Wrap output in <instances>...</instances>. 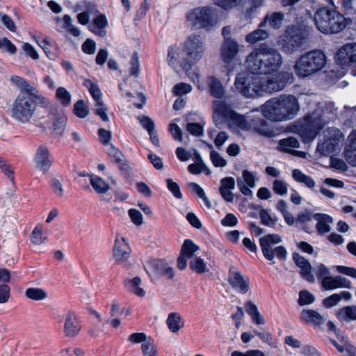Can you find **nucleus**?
<instances>
[{"label":"nucleus","instance_id":"obj_63","mask_svg":"<svg viewBox=\"0 0 356 356\" xmlns=\"http://www.w3.org/2000/svg\"><path fill=\"white\" fill-rule=\"evenodd\" d=\"M169 131L172 134V138L179 142L182 141V131L181 128L175 123L169 124Z\"/></svg>","mask_w":356,"mask_h":356},{"label":"nucleus","instance_id":"obj_4","mask_svg":"<svg viewBox=\"0 0 356 356\" xmlns=\"http://www.w3.org/2000/svg\"><path fill=\"white\" fill-rule=\"evenodd\" d=\"M299 109L298 99L291 95H282L279 97L270 99L261 106L264 116L275 122L293 119Z\"/></svg>","mask_w":356,"mask_h":356},{"label":"nucleus","instance_id":"obj_2","mask_svg":"<svg viewBox=\"0 0 356 356\" xmlns=\"http://www.w3.org/2000/svg\"><path fill=\"white\" fill-rule=\"evenodd\" d=\"M204 43L200 35L192 34L188 37L182 49L170 47L167 60L169 65L176 69L179 65L188 72L198 62L204 51Z\"/></svg>","mask_w":356,"mask_h":356},{"label":"nucleus","instance_id":"obj_8","mask_svg":"<svg viewBox=\"0 0 356 356\" xmlns=\"http://www.w3.org/2000/svg\"><path fill=\"white\" fill-rule=\"evenodd\" d=\"M38 104L31 98L17 95L11 107L12 118L20 123H28L33 118Z\"/></svg>","mask_w":356,"mask_h":356},{"label":"nucleus","instance_id":"obj_60","mask_svg":"<svg viewBox=\"0 0 356 356\" xmlns=\"http://www.w3.org/2000/svg\"><path fill=\"white\" fill-rule=\"evenodd\" d=\"M314 273L318 280H321L325 276H329L330 269L323 264H317L314 268Z\"/></svg>","mask_w":356,"mask_h":356},{"label":"nucleus","instance_id":"obj_18","mask_svg":"<svg viewBox=\"0 0 356 356\" xmlns=\"http://www.w3.org/2000/svg\"><path fill=\"white\" fill-rule=\"evenodd\" d=\"M228 281L233 288L237 289L242 293H246L249 289V280L243 277L235 266H231Z\"/></svg>","mask_w":356,"mask_h":356},{"label":"nucleus","instance_id":"obj_30","mask_svg":"<svg viewBox=\"0 0 356 356\" xmlns=\"http://www.w3.org/2000/svg\"><path fill=\"white\" fill-rule=\"evenodd\" d=\"M314 220L317 221L316 228L319 234L327 233L330 231L329 223L333 222V219L329 215L317 213L313 215Z\"/></svg>","mask_w":356,"mask_h":356},{"label":"nucleus","instance_id":"obj_14","mask_svg":"<svg viewBox=\"0 0 356 356\" xmlns=\"http://www.w3.org/2000/svg\"><path fill=\"white\" fill-rule=\"evenodd\" d=\"M146 270L149 275L156 277H165L168 280H172L175 275L174 268L163 259L149 261L147 264Z\"/></svg>","mask_w":356,"mask_h":356},{"label":"nucleus","instance_id":"obj_40","mask_svg":"<svg viewBox=\"0 0 356 356\" xmlns=\"http://www.w3.org/2000/svg\"><path fill=\"white\" fill-rule=\"evenodd\" d=\"M339 149V145L331 140L325 139V141L318 145L317 150L323 156L337 152Z\"/></svg>","mask_w":356,"mask_h":356},{"label":"nucleus","instance_id":"obj_38","mask_svg":"<svg viewBox=\"0 0 356 356\" xmlns=\"http://www.w3.org/2000/svg\"><path fill=\"white\" fill-rule=\"evenodd\" d=\"M90 182L94 190L98 193H106L110 188L109 184L97 175H91Z\"/></svg>","mask_w":356,"mask_h":356},{"label":"nucleus","instance_id":"obj_25","mask_svg":"<svg viewBox=\"0 0 356 356\" xmlns=\"http://www.w3.org/2000/svg\"><path fill=\"white\" fill-rule=\"evenodd\" d=\"M239 51L238 42L231 38L224 40V63L232 62L237 56Z\"/></svg>","mask_w":356,"mask_h":356},{"label":"nucleus","instance_id":"obj_39","mask_svg":"<svg viewBox=\"0 0 356 356\" xmlns=\"http://www.w3.org/2000/svg\"><path fill=\"white\" fill-rule=\"evenodd\" d=\"M25 296L35 301L44 300L47 298V293L42 288L30 287L26 289Z\"/></svg>","mask_w":356,"mask_h":356},{"label":"nucleus","instance_id":"obj_36","mask_svg":"<svg viewBox=\"0 0 356 356\" xmlns=\"http://www.w3.org/2000/svg\"><path fill=\"white\" fill-rule=\"evenodd\" d=\"M140 284L141 279L138 276L132 280L125 281V286L127 290L139 297H143L145 295V291L140 286Z\"/></svg>","mask_w":356,"mask_h":356},{"label":"nucleus","instance_id":"obj_37","mask_svg":"<svg viewBox=\"0 0 356 356\" xmlns=\"http://www.w3.org/2000/svg\"><path fill=\"white\" fill-rule=\"evenodd\" d=\"M292 177L296 181L302 184L309 188H313L315 186L314 180L299 169H294L292 171Z\"/></svg>","mask_w":356,"mask_h":356},{"label":"nucleus","instance_id":"obj_35","mask_svg":"<svg viewBox=\"0 0 356 356\" xmlns=\"http://www.w3.org/2000/svg\"><path fill=\"white\" fill-rule=\"evenodd\" d=\"M53 120V131L52 134L54 137H60L63 136L65 129L67 118L64 115H54Z\"/></svg>","mask_w":356,"mask_h":356},{"label":"nucleus","instance_id":"obj_29","mask_svg":"<svg viewBox=\"0 0 356 356\" xmlns=\"http://www.w3.org/2000/svg\"><path fill=\"white\" fill-rule=\"evenodd\" d=\"M284 19V15L282 13L273 12L265 16L263 22L260 23V26H265L268 24L272 29L277 30L281 28Z\"/></svg>","mask_w":356,"mask_h":356},{"label":"nucleus","instance_id":"obj_26","mask_svg":"<svg viewBox=\"0 0 356 356\" xmlns=\"http://www.w3.org/2000/svg\"><path fill=\"white\" fill-rule=\"evenodd\" d=\"M332 13H335V10L325 7L321 8L316 11L314 21L317 29L320 31L324 29L325 26L327 27V23L330 22V19L332 17Z\"/></svg>","mask_w":356,"mask_h":356},{"label":"nucleus","instance_id":"obj_45","mask_svg":"<svg viewBox=\"0 0 356 356\" xmlns=\"http://www.w3.org/2000/svg\"><path fill=\"white\" fill-rule=\"evenodd\" d=\"M261 222L268 227H274L277 221L275 216L270 215L266 209H261L259 213Z\"/></svg>","mask_w":356,"mask_h":356},{"label":"nucleus","instance_id":"obj_21","mask_svg":"<svg viewBox=\"0 0 356 356\" xmlns=\"http://www.w3.org/2000/svg\"><path fill=\"white\" fill-rule=\"evenodd\" d=\"M22 94L26 97L36 101L38 106L41 107H47L49 105V99L44 97L35 87L31 86L27 81H25V84L22 87V90L18 95Z\"/></svg>","mask_w":356,"mask_h":356},{"label":"nucleus","instance_id":"obj_20","mask_svg":"<svg viewBox=\"0 0 356 356\" xmlns=\"http://www.w3.org/2000/svg\"><path fill=\"white\" fill-rule=\"evenodd\" d=\"M81 329V325L77 318V315L69 311L65 315L64 322V333L67 337H74L79 334Z\"/></svg>","mask_w":356,"mask_h":356},{"label":"nucleus","instance_id":"obj_28","mask_svg":"<svg viewBox=\"0 0 356 356\" xmlns=\"http://www.w3.org/2000/svg\"><path fill=\"white\" fill-rule=\"evenodd\" d=\"M251 126L253 129L260 135L271 137L273 136V130L269 124L261 118H256L252 120Z\"/></svg>","mask_w":356,"mask_h":356},{"label":"nucleus","instance_id":"obj_58","mask_svg":"<svg viewBox=\"0 0 356 356\" xmlns=\"http://www.w3.org/2000/svg\"><path fill=\"white\" fill-rule=\"evenodd\" d=\"M166 183L168 190L173 194V195L177 199H181L182 197V194L180 191L179 185L176 182H174L171 179H167Z\"/></svg>","mask_w":356,"mask_h":356},{"label":"nucleus","instance_id":"obj_46","mask_svg":"<svg viewBox=\"0 0 356 356\" xmlns=\"http://www.w3.org/2000/svg\"><path fill=\"white\" fill-rule=\"evenodd\" d=\"M190 268L197 273L202 274L207 271V265L204 259L200 257H194L190 261Z\"/></svg>","mask_w":356,"mask_h":356},{"label":"nucleus","instance_id":"obj_51","mask_svg":"<svg viewBox=\"0 0 356 356\" xmlns=\"http://www.w3.org/2000/svg\"><path fill=\"white\" fill-rule=\"evenodd\" d=\"M314 296L308 291L302 290L300 291L298 304L300 306L312 304L314 302Z\"/></svg>","mask_w":356,"mask_h":356},{"label":"nucleus","instance_id":"obj_52","mask_svg":"<svg viewBox=\"0 0 356 356\" xmlns=\"http://www.w3.org/2000/svg\"><path fill=\"white\" fill-rule=\"evenodd\" d=\"M341 300V296L339 293H334L323 300V305L327 308H332L336 306Z\"/></svg>","mask_w":356,"mask_h":356},{"label":"nucleus","instance_id":"obj_54","mask_svg":"<svg viewBox=\"0 0 356 356\" xmlns=\"http://www.w3.org/2000/svg\"><path fill=\"white\" fill-rule=\"evenodd\" d=\"M130 74L137 76L140 72L139 57L137 52H134L130 61Z\"/></svg>","mask_w":356,"mask_h":356},{"label":"nucleus","instance_id":"obj_33","mask_svg":"<svg viewBox=\"0 0 356 356\" xmlns=\"http://www.w3.org/2000/svg\"><path fill=\"white\" fill-rule=\"evenodd\" d=\"M337 318L341 321L349 322L356 320V305L346 306L339 309Z\"/></svg>","mask_w":356,"mask_h":356},{"label":"nucleus","instance_id":"obj_61","mask_svg":"<svg viewBox=\"0 0 356 356\" xmlns=\"http://www.w3.org/2000/svg\"><path fill=\"white\" fill-rule=\"evenodd\" d=\"M143 127L149 132L154 130V121L148 116L142 115L138 118Z\"/></svg>","mask_w":356,"mask_h":356},{"label":"nucleus","instance_id":"obj_10","mask_svg":"<svg viewBox=\"0 0 356 356\" xmlns=\"http://www.w3.org/2000/svg\"><path fill=\"white\" fill-rule=\"evenodd\" d=\"M260 95L272 94L283 90L288 83L293 81V76L287 72H280L270 76H260Z\"/></svg>","mask_w":356,"mask_h":356},{"label":"nucleus","instance_id":"obj_6","mask_svg":"<svg viewBox=\"0 0 356 356\" xmlns=\"http://www.w3.org/2000/svg\"><path fill=\"white\" fill-rule=\"evenodd\" d=\"M308 35V29L302 24L288 26L280 42L282 51L288 54L297 51L306 43Z\"/></svg>","mask_w":356,"mask_h":356},{"label":"nucleus","instance_id":"obj_22","mask_svg":"<svg viewBox=\"0 0 356 356\" xmlns=\"http://www.w3.org/2000/svg\"><path fill=\"white\" fill-rule=\"evenodd\" d=\"M293 260L296 265L300 268L301 277L310 283L315 281L314 277L311 273L312 266L309 261L297 252L293 253Z\"/></svg>","mask_w":356,"mask_h":356},{"label":"nucleus","instance_id":"obj_47","mask_svg":"<svg viewBox=\"0 0 356 356\" xmlns=\"http://www.w3.org/2000/svg\"><path fill=\"white\" fill-rule=\"evenodd\" d=\"M198 250L199 247L197 245H195L191 240L186 239L182 245L181 252L188 258H191Z\"/></svg>","mask_w":356,"mask_h":356},{"label":"nucleus","instance_id":"obj_42","mask_svg":"<svg viewBox=\"0 0 356 356\" xmlns=\"http://www.w3.org/2000/svg\"><path fill=\"white\" fill-rule=\"evenodd\" d=\"M299 147L298 140L294 137H288L279 141V149L281 151L289 152L293 148Z\"/></svg>","mask_w":356,"mask_h":356},{"label":"nucleus","instance_id":"obj_3","mask_svg":"<svg viewBox=\"0 0 356 356\" xmlns=\"http://www.w3.org/2000/svg\"><path fill=\"white\" fill-rule=\"evenodd\" d=\"M337 109L333 102H328L321 108L305 116L297 125L298 132L305 142L314 140L318 131L330 121L336 119Z\"/></svg>","mask_w":356,"mask_h":356},{"label":"nucleus","instance_id":"obj_27","mask_svg":"<svg viewBox=\"0 0 356 356\" xmlns=\"http://www.w3.org/2000/svg\"><path fill=\"white\" fill-rule=\"evenodd\" d=\"M300 318L302 321L313 325H321L326 319L324 316L313 309H302Z\"/></svg>","mask_w":356,"mask_h":356},{"label":"nucleus","instance_id":"obj_50","mask_svg":"<svg viewBox=\"0 0 356 356\" xmlns=\"http://www.w3.org/2000/svg\"><path fill=\"white\" fill-rule=\"evenodd\" d=\"M204 124H202L200 122H189L187 123L186 129L191 135L195 136H199L202 135L203 134Z\"/></svg>","mask_w":356,"mask_h":356},{"label":"nucleus","instance_id":"obj_7","mask_svg":"<svg viewBox=\"0 0 356 356\" xmlns=\"http://www.w3.org/2000/svg\"><path fill=\"white\" fill-rule=\"evenodd\" d=\"M186 19L189 26L196 29L210 30L218 22L216 9L209 6L197 7L191 10Z\"/></svg>","mask_w":356,"mask_h":356},{"label":"nucleus","instance_id":"obj_15","mask_svg":"<svg viewBox=\"0 0 356 356\" xmlns=\"http://www.w3.org/2000/svg\"><path fill=\"white\" fill-rule=\"evenodd\" d=\"M33 161L36 169L46 173L50 169L53 158L47 146L40 145L37 149L34 155Z\"/></svg>","mask_w":356,"mask_h":356},{"label":"nucleus","instance_id":"obj_53","mask_svg":"<svg viewBox=\"0 0 356 356\" xmlns=\"http://www.w3.org/2000/svg\"><path fill=\"white\" fill-rule=\"evenodd\" d=\"M192 90L191 85L185 83L176 84L172 88V92L176 96H181L190 92Z\"/></svg>","mask_w":356,"mask_h":356},{"label":"nucleus","instance_id":"obj_5","mask_svg":"<svg viewBox=\"0 0 356 356\" xmlns=\"http://www.w3.org/2000/svg\"><path fill=\"white\" fill-rule=\"evenodd\" d=\"M326 64V57L321 50L305 53L296 61L294 72L300 78L308 77L321 71Z\"/></svg>","mask_w":356,"mask_h":356},{"label":"nucleus","instance_id":"obj_12","mask_svg":"<svg viewBox=\"0 0 356 356\" xmlns=\"http://www.w3.org/2000/svg\"><path fill=\"white\" fill-rule=\"evenodd\" d=\"M260 75L252 72H241L237 74L234 86L236 88L246 97L260 95Z\"/></svg>","mask_w":356,"mask_h":356},{"label":"nucleus","instance_id":"obj_57","mask_svg":"<svg viewBox=\"0 0 356 356\" xmlns=\"http://www.w3.org/2000/svg\"><path fill=\"white\" fill-rule=\"evenodd\" d=\"M0 169L12 182H14L13 169L3 159H0Z\"/></svg>","mask_w":356,"mask_h":356},{"label":"nucleus","instance_id":"obj_41","mask_svg":"<svg viewBox=\"0 0 356 356\" xmlns=\"http://www.w3.org/2000/svg\"><path fill=\"white\" fill-rule=\"evenodd\" d=\"M83 86L88 89V91L95 103L102 102V93L99 86L90 79H86L83 82Z\"/></svg>","mask_w":356,"mask_h":356},{"label":"nucleus","instance_id":"obj_59","mask_svg":"<svg viewBox=\"0 0 356 356\" xmlns=\"http://www.w3.org/2000/svg\"><path fill=\"white\" fill-rule=\"evenodd\" d=\"M106 111L107 109L105 108L103 101L95 103V113L104 122L108 121V117L107 115Z\"/></svg>","mask_w":356,"mask_h":356},{"label":"nucleus","instance_id":"obj_19","mask_svg":"<svg viewBox=\"0 0 356 356\" xmlns=\"http://www.w3.org/2000/svg\"><path fill=\"white\" fill-rule=\"evenodd\" d=\"M321 286L323 290H334L338 288L352 289V283L346 277L341 276H325L321 281Z\"/></svg>","mask_w":356,"mask_h":356},{"label":"nucleus","instance_id":"obj_43","mask_svg":"<svg viewBox=\"0 0 356 356\" xmlns=\"http://www.w3.org/2000/svg\"><path fill=\"white\" fill-rule=\"evenodd\" d=\"M325 137L326 139L331 140L338 145L343 139V135L342 132L339 129L334 127L327 128L325 132Z\"/></svg>","mask_w":356,"mask_h":356},{"label":"nucleus","instance_id":"obj_31","mask_svg":"<svg viewBox=\"0 0 356 356\" xmlns=\"http://www.w3.org/2000/svg\"><path fill=\"white\" fill-rule=\"evenodd\" d=\"M166 325L170 332L177 333L184 326V321L179 313L171 312L166 319Z\"/></svg>","mask_w":356,"mask_h":356},{"label":"nucleus","instance_id":"obj_24","mask_svg":"<svg viewBox=\"0 0 356 356\" xmlns=\"http://www.w3.org/2000/svg\"><path fill=\"white\" fill-rule=\"evenodd\" d=\"M348 145L344 150V158L352 166H356V130H353L348 137Z\"/></svg>","mask_w":356,"mask_h":356},{"label":"nucleus","instance_id":"obj_32","mask_svg":"<svg viewBox=\"0 0 356 356\" xmlns=\"http://www.w3.org/2000/svg\"><path fill=\"white\" fill-rule=\"evenodd\" d=\"M264 27V26H260L259 24L257 29L246 35L245 38V42L253 44L267 39L269 36V33L264 30L263 29Z\"/></svg>","mask_w":356,"mask_h":356},{"label":"nucleus","instance_id":"obj_44","mask_svg":"<svg viewBox=\"0 0 356 356\" xmlns=\"http://www.w3.org/2000/svg\"><path fill=\"white\" fill-rule=\"evenodd\" d=\"M56 97L63 106H68L71 103V94L63 87L57 88Z\"/></svg>","mask_w":356,"mask_h":356},{"label":"nucleus","instance_id":"obj_55","mask_svg":"<svg viewBox=\"0 0 356 356\" xmlns=\"http://www.w3.org/2000/svg\"><path fill=\"white\" fill-rule=\"evenodd\" d=\"M45 238L42 236V229L40 226H36L33 230L31 236V240L35 245L41 244Z\"/></svg>","mask_w":356,"mask_h":356},{"label":"nucleus","instance_id":"obj_34","mask_svg":"<svg viewBox=\"0 0 356 356\" xmlns=\"http://www.w3.org/2000/svg\"><path fill=\"white\" fill-rule=\"evenodd\" d=\"M245 311L251 317L252 321L257 325H264L265 321L263 316L258 311L257 307L251 301H248L245 304Z\"/></svg>","mask_w":356,"mask_h":356},{"label":"nucleus","instance_id":"obj_1","mask_svg":"<svg viewBox=\"0 0 356 356\" xmlns=\"http://www.w3.org/2000/svg\"><path fill=\"white\" fill-rule=\"evenodd\" d=\"M282 62V56L277 49L263 43L247 56L245 64L250 72L266 75L277 72Z\"/></svg>","mask_w":356,"mask_h":356},{"label":"nucleus","instance_id":"obj_49","mask_svg":"<svg viewBox=\"0 0 356 356\" xmlns=\"http://www.w3.org/2000/svg\"><path fill=\"white\" fill-rule=\"evenodd\" d=\"M63 23L65 29L72 35L77 37L81 34L80 29L72 24V18L70 15H65L63 16Z\"/></svg>","mask_w":356,"mask_h":356},{"label":"nucleus","instance_id":"obj_17","mask_svg":"<svg viewBox=\"0 0 356 356\" xmlns=\"http://www.w3.org/2000/svg\"><path fill=\"white\" fill-rule=\"evenodd\" d=\"M131 248L124 237L116 236L113 249V257L118 264L127 261L131 254Z\"/></svg>","mask_w":356,"mask_h":356},{"label":"nucleus","instance_id":"obj_62","mask_svg":"<svg viewBox=\"0 0 356 356\" xmlns=\"http://www.w3.org/2000/svg\"><path fill=\"white\" fill-rule=\"evenodd\" d=\"M10 288L7 284H0V304L8 302L10 298Z\"/></svg>","mask_w":356,"mask_h":356},{"label":"nucleus","instance_id":"obj_9","mask_svg":"<svg viewBox=\"0 0 356 356\" xmlns=\"http://www.w3.org/2000/svg\"><path fill=\"white\" fill-rule=\"evenodd\" d=\"M207 83L209 93L217 99L212 103V119L214 124L221 128L222 126V85L221 81L214 76H209Z\"/></svg>","mask_w":356,"mask_h":356},{"label":"nucleus","instance_id":"obj_16","mask_svg":"<svg viewBox=\"0 0 356 356\" xmlns=\"http://www.w3.org/2000/svg\"><path fill=\"white\" fill-rule=\"evenodd\" d=\"M335 60L341 67L356 62V43H348L341 47L335 56Z\"/></svg>","mask_w":356,"mask_h":356},{"label":"nucleus","instance_id":"obj_13","mask_svg":"<svg viewBox=\"0 0 356 356\" xmlns=\"http://www.w3.org/2000/svg\"><path fill=\"white\" fill-rule=\"evenodd\" d=\"M224 124L232 131L238 129L247 130L250 125L244 117L234 111L230 106L224 102Z\"/></svg>","mask_w":356,"mask_h":356},{"label":"nucleus","instance_id":"obj_48","mask_svg":"<svg viewBox=\"0 0 356 356\" xmlns=\"http://www.w3.org/2000/svg\"><path fill=\"white\" fill-rule=\"evenodd\" d=\"M74 113L79 118H85L89 113L88 107L83 100H79L74 105Z\"/></svg>","mask_w":356,"mask_h":356},{"label":"nucleus","instance_id":"obj_11","mask_svg":"<svg viewBox=\"0 0 356 356\" xmlns=\"http://www.w3.org/2000/svg\"><path fill=\"white\" fill-rule=\"evenodd\" d=\"M282 241L279 234H267L259 238V244L264 257L268 261H273L276 256L280 260H285L287 256V251L284 246L273 248Z\"/></svg>","mask_w":356,"mask_h":356},{"label":"nucleus","instance_id":"obj_23","mask_svg":"<svg viewBox=\"0 0 356 356\" xmlns=\"http://www.w3.org/2000/svg\"><path fill=\"white\" fill-rule=\"evenodd\" d=\"M332 17L321 32L326 34L337 33L342 31L346 26V18L341 14L335 11L332 13Z\"/></svg>","mask_w":356,"mask_h":356},{"label":"nucleus","instance_id":"obj_56","mask_svg":"<svg viewBox=\"0 0 356 356\" xmlns=\"http://www.w3.org/2000/svg\"><path fill=\"white\" fill-rule=\"evenodd\" d=\"M273 189L275 193L283 195L287 193V184L284 181L275 179L273 183Z\"/></svg>","mask_w":356,"mask_h":356},{"label":"nucleus","instance_id":"obj_64","mask_svg":"<svg viewBox=\"0 0 356 356\" xmlns=\"http://www.w3.org/2000/svg\"><path fill=\"white\" fill-rule=\"evenodd\" d=\"M141 349L144 356H156V350L154 344L149 341L144 342L141 346Z\"/></svg>","mask_w":356,"mask_h":356}]
</instances>
